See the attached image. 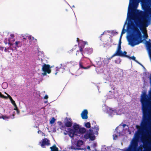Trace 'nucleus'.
<instances>
[{
    "mask_svg": "<svg viewBox=\"0 0 151 151\" xmlns=\"http://www.w3.org/2000/svg\"><path fill=\"white\" fill-rule=\"evenodd\" d=\"M130 25L128 24L129 28L132 29L133 27V32L128 39L129 44L132 47L138 45L142 41L141 33L139 29L134 26L133 23H131Z\"/></svg>",
    "mask_w": 151,
    "mask_h": 151,
    "instance_id": "1",
    "label": "nucleus"
},
{
    "mask_svg": "<svg viewBox=\"0 0 151 151\" xmlns=\"http://www.w3.org/2000/svg\"><path fill=\"white\" fill-rule=\"evenodd\" d=\"M147 138L149 140L147 141L145 139H142V141L143 143V147L145 149H147L151 147V135L148 136Z\"/></svg>",
    "mask_w": 151,
    "mask_h": 151,
    "instance_id": "2",
    "label": "nucleus"
},
{
    "mask_svg": "<svg viewBox=\"0 0 151 151\" xmlns=\"http://www.w3.org/2000/svg\"><path fill=\"white\" fill-rule=\"evenodd\" d=\"M51 67L50 65L44 64L42 66V70L44 72L42 74L43 76H46L47 73L50 74L51 72Z\"/></svg>",
    "mask_w": 151,
    "mask_h": 151,
    "instance_id": "3",
    "label": "nucleus"
},
{
    "mask_svg": "<svg viewBox=\"0 0 151 151\" xmlns=\"http://www.w3.org/2000/svg\"><path fill=\"white\" fill-rule=\"evenodd\" d=\"M79 50L83 56H84V55H90L93 52L92 48H86L83 51V48L81 47H80Z\"/></svg>",
    "mask_w": 151,
    "mask_h": 151,
    "instance_id": "4",
    "label": "nucleus"
},
{
    "mask_svg": "<svg viewBox=\"0 0 151 151\" xmlns=\"http://www.w3.org/2000/svg\"><path fill=\"white\" fill-rule=\"evenodd\" d=\"M138 146L137 140L135 139L132 140L129 147L127 150V151H134Z\"/></svg>",
    "mask_w": 151,
    "mask_h": 151,
    "instance_id": "5",
    "label": "nucleus"
},
{
    "mask_svg": "<svg viewBox=\"0 0 151 151\" xmlns=\"http://www.w3.org/2000/svg\"><path fill=\"white\" fill-rule=\"evenodd\" d=\"M68 130L67 133L70 138L73 139L75 136H77V135L78 131H76L75 130L70 128L68 129Z\"/></svg>",
    "mask_w": 151,
    "mask_h": 151,
    "instance_id": "6",
    "label": "nucleus"
},
{
    "mask_svg": "<svg viewBox=\"0 0 151 151\" xmlns=\"http://www.w3.org/2000/svg\"><path fill=\"white\" fill-rule=\"evenodd\" d=\"M149 14L151 16V8L149 7H146V9H145V12L142 17V18L145 19L147 18Z\"/></svg>",
    "mask_w": 151,
    "mask_h": 151,
    "instance_id": "7",
    "label": "nucleus"
},
{
    "mask_svg": "<svg viewBox=\"0 0 151 151\" xmlns=\"http://www.w3.org/2000/svg\"><path fill=\"white\" fill-rule=\"evenodd\" d=\"M127 52L126 51H124L123 52L122 50H116L114 55L115 56H119L122 57H127Z\"/></svg>",
    "mask_w": 151,
    "mask_h": 151,
    "instance_id": "8",
    "label": "nucleus"
},
{
    "mask_svg": "<svg viewBox=\"0 0 151 151\" xmlns=\"http://www.w3.org/2000/svg\"><path fill=\"white\" fill-rule=\"evenodd\" d=\"M41 146L44 147L45 145L49 146L50 145V141L47 138L43 139L41 142H40Z\"/></svg>",
    "mask_w": 151,
    "mask_h": 151,
    "instance_id": "9",
    "label": "nucleus"
},
{
    "mask_svg": "<svg viewBox=\"0 0 151 151\" xmlns=\"http://www.w3.org/2000/svg\"><path fill=\"white\" fill-rule=\"evenodd\" d=\"M139 2V0H132V3L130 2L129 4V6L128 10L129 9L132 10L134 8H136L137 6H135V4L137 2V4H138V3Z\"/></svg>",
    "mask_w": 151,
    "mask_h": 151,
    "instance_id": "10",
    "label": "nucleus"
},
{
    "mask_svg": "<svg viewBox=\"0 0 151 151\" xmlns=\"http://www.w3.org/2000/svg\"><path fill=\"white\" fill-rule=\"evenodd\" d=\"M135 23L137 26V27H139L140 29L142 31V28L143 26V24L142 23V22L141 20L139 19H138V20L135 22Z\"/></svg>",
    "mask_w": 151,
    "mask_h": 151,
    "instance_id": "11",
    "label": "nucleus"
},
{
    "mask_svg": "<svg viewBox=\"0 0 151 151\" xmlns=\"http://www.w3.org/2000/svg\"><path fill=\"white\" fill-rule=\"evenodd\" d=\"M88 112L86 109L83 111L81 114V116L83 119H87L88 118Z\"/></svg>",
    "mask_w": 151,
    "mask_h": 151,
    "instance_id": "12",
    "label": "nucleus"
},
{
    "mask_svg": "<svg viewBox=\"0 0 151 151\" xmlns=\"http://www.w3.org/2000/svg\"><path fill=\"white\" fill-rule=\"evenodd\" d=\"M67 119L65 123V126L67 127H70L72 126V121L70 118L68 119L67 117L66 118Z\"/></svg>",
    "mask_w": 151,
    "mask_h": 151,
    "instance_id": "13",
    "label": "nucleus"
},
{
    "mask_svg": "<svg viewBox=\"0 0 151 151\" xmlns=\"http://www.w3.org/2000/svg\"><path fill=\"white\" fill-rule=\"evenodd\" d=\"M146 45L148 52H151V43L149 41H146Z\"/></svg>",
    "mask_w": 151,
    "mask_h": 151,
    "instance_id": "14",
    "label": "nucleus"
},
{
    "mask_svg": "<svg viewBox=\"0 0 151 151\" xmlns=\"http://www.w3.org/2000/svg\"><path fill=\"white\" fill-rule=\"evenodd\" d=\"M92 128L93 129L94 131L95 132L94 134L98 135V131L99 130V127L98 126L96 125H94L93 127H92Z\"/></svg>",
    "mask_w": 151,
    "mask_h": 151,
    "instance_id": "15",
    "label": "nucleus"
},
{
    "mask_svg": "<svg viewBox=\"0 0 151 151\" xmlns=\"http://www.w3.org/2000/svg\"><path fill=\"white\" fill-rule=\"evenodd\" d=\"M90 131V139L92 141L94 140L95 139V136L93 135L92 133L93 132V130L92 129L89 130Z\"/></svg>",
    "mask_w": 151,
    "mask_h": 151,
    "instance_id": "16",
    "label": "nucleus"
},
{
    "mask_svg": "<svg viewBox=\"0 0 151 151\" xmlns=\"http://www.w3.org/2000/svg\"><path fill=\"white\" fill-rule=\"evenodd\" d=\"M114 56H115L113 54L111 57L106 59H105L103 61L104 63H106L107 64H108L109 62V60Z\"/></svg>",
    "mask_w": 151,
    "mask_h": 151,
    "instance_id": "17",
    "label": "nucleus"
},
{
    "mask_svg": "<svg viewBox=\"0 0 151 151\" xmlns=\"http://www.w3.org/2000/svg\"><path fill=\"white\" fill-rule=\"evenodd\" d=\"M86 44H87V42H86L83 41H80L78 44L79 48H80V47H81L83 49L85 45Z\"/></svg>",
    "mask_w": 151,
    "mask_h": 151,
    "instance_id": "18",
    "label": "nucleus"
},
{
    "mask_svg": "<svg viewBox=\"0 0 151 151\" xmlns=\"http://www.w3.org/2000/svg\"><path fill=\"white\" fill-rule=\"evenodd\" d=\"M86 132V129L84 127L80 128L79 129L78 133L83 134L85 133Z\"/></svg>",
    "mask_w": 151,
    "mask_h": 151,
    "instance_id": "19",
    "label": "nucleus"
},
{
    "mask_svg": "<svg viewBox=\"0 0 151 151\" xmlns=\"http://www.w3.org/2000/svg\"><path fill=\"white\" fill-rule=\"evenodd\" d=\"M50 148L51 149L50 151H59L58 148L56 147L55 145L50 147Z\"/></svg>",
    "mask_w": 151,
    "mask_h": 151,
    "instance_id": "20",
    "label": "nucleus"
},
{
    "mask_svg": "<svg viewBox=\"0 0 151 151\" xmlns=\"http://www.w3.org/2000/svg\"><path fill=\"white\" fill-rule=\"evenodd\" d=\"M14 44L16 47H21L22 45V42L19 41H16Z\"/></svg>",
    "mask_w": 151,
    "mask_h": 151,
    "instance_id": "21",
    "label": "nucleus"
},
{
    "mask_svg": "<svg viewBox=\"0 0 151 151\" xmlns=\"http://www.w3.org/2000/svg\"><path fill=\"white\" fill-rule=\"evenodd\" d=\"M79 65L80 68L83 69H88L89 68H90V67L91 66H88L87 67H84L83 66L81 62H79Z\"/></svg>",
    "mask_w": 151,
    "mask_h": 151,
    "instance_id": "22",
    "label": "nucleus"
},
{
    "mask_svg": "<svg viewBox=\"0 0 151 151\" xmlns=\"http://www.w3.org/2000/svg\"><path fill=\"white\" fill-rule=\"evenodd\" d=\"M80 128H79V126L78 124H74L73 126V129L75 130L76 131H78V130Z\"/></svg>",
    "mask_w": 151,
    "mask_h": 151,
    "instance_id": "23",
    "label": "nucleus"
},
{
    "mask_svg": "<svg viewBox=\"0 0 151 151\" xmlns=\"http://www.w3.org/2000/svg\"><path fill=\"white\" fill-rule=\"evenodd\" d=\"M5 93L7 95L8 97L9 98L10 100L11 103L13 105L16 104L15 101L12 99V97L8 94Z\"/></svg>",
    "mask_w": 151,
    "mask_h": 151,
    "instance_id": "24",
    "label": "nucleus"
},
{
    "mask_svg": "<svg viewBox=\"0 0 151 151\" xmlns=\"http://www.w3.org/2000/svg\"><path fill=\"white\" fill-rule=\"evenodd\" d=\"M83 144V142L82 140H78L77 142V146L80 147Z\"/></svg>",
    "mask_w": 151,
    "mask_h": 151,
    "instance_id": "25",
    "label": "nucleus"
},
{
    "mask_svg": "<svg viewBox=\"0 0 151 151\" xmlns=\"http://www.w3.org/2000/svg\"><path fill=\"white\" fill-rule=\"evenodd\" d=\"M85 126L87 128L91 127V124L89 122H87L85 124Z\"/></svg>",
    "mask_w": 151,
    "mask_h": 151,
    "instance_id": "26",
    "label": "nucleus"
},
{
    "mask_svg": "<svg viewBox=\"0 0 151 151\" xmlns=\"http://www.w3.org/2000/svg\"><path fill=\"white\" fill-rule=\"evenodd\" d=\"M10 116H7L6 115H2L1 117H0V118H2L4 120L9 119L10 118Z\"/></svg>",
    "mask_w": 151,
    "mask_h": 151,
    "instance_id": "27",
    "label": "nucleus"
},
{
    "mask_svg": "<svg viewBox=\"0 0 151 151\" xmlns=\"http://www.w3.org/2000/svg\"><path fill=\"white\" fill-rule=\"evenodd\" d=\"M8 86L7 83L6 82H4L3 83L2 85V86L3 88L4 89H5Z\"/></svg>",
    "mask_w": 151,
    "mask_h": 151,
    "instance_id": "28",
    "label": "nucleus"
},
{
    "mask_svg": "<svg viewBox=\"0 0 151 151\" xmlns=\"http://www.w3.org/2000/svg\"><path fill=\"white\" fill-rule=\"evenodd\" d=\"M124 32L122 31L121 34V35L120 39L119 40V43L118 44V45H121L122 42H121V38L122 36V35L123 33H124Z\"/></svg>",
    "mask_w": 151,
    "mask_h": 151,
    "instance_id": "29",
    "label": "nucleus"
},
{
    "mask_svg": "<svg viewBox=\"0 0 151 151\" xmlns=\"http://www.w3.org/2000/svg\"><path fill=\"white\" fill-rule=\"evenodd\" d=\"M90 133L88 134H86L84 135V137L86 139H88L90 137Z\"/></svg>",
    "mask_w": 151,
    "mask_h": 151,
    "instance_id": "30",
    "label": "nucleus"
},
{
    "mask_svg": "<svg viewBox=\"0 0 151 151\" xmlns=\"http://www.w3.org/2000/svg\"><path fill=\"white\" fill-rule=\"evenodd\" d=\"M55 121V119L54 117H52L50 121V123L51 124H53Z\"/></svg>",
    "mask_w": 151,
    "mask_h": 151,
    "instance_id": "31",
    "label": "nucleus"
},
{
    "mask_svg": "<svg viewBox=\"0 0 151 151\" xmlns=\"http://www.w3.org/2000/svg\"><path fill=\"white\" fill-rule=\"evenodd\" d=\"M125 57L127 58L130 59H132L134 60H135L136 58L134 56H132V57H129V56H128V55H127V57Z\"/></svg>",
    "mask_w": 151,
    "mask_h": 151,
    "instance_id": "32",
    "label": "nucleus"
},
{
    "mask_svg": "<svg viewBox=\"0 0 151 151\" xmlns=\"http://www.w3.org/2000/svg\"><path fill=\"white\" fill-rule=\"evenodd\" d=\"M11 47H8L7 48H4V51L5 52H9V49H11Z\"/></svg>",
    "mask_w": 151,
    "mask_h": 151,
    "instance_id": "33",
    "label": "nucleus"
},
{
    "mask_svg": "<svg viewBox=\"0 0 151 151\" xmlns=\"http://www.w3.org/2000/svg\"><path fill=\"white\" fill-rule=\"evenodd\" d=\"M61 127H60V129L61 130H64L66 128H65L66 127L65 126H64L63 125H61Z\"/></svg>",
    "mask_w": 151,
    "mask_h": 151,
    "instance_id": "34",
    "label": "nucleus"
},
{
    "mask_svg": "<svg viewBox=\"0 0 151 151\" xmlns=\"http://www.w3.org/2000/svg\"><path fill=\"white\" fill-rule=\"evenodd\" d=\"M148 37V35L147 33L146 34L145 33L144 34V38L145 39H147Z\"/></svg>",
    "mask_w": 151,
    "mask_h": 151,
    "instance_id": "35",
    "label": "nucleus"
},
{
    "mask_svg": "<svg viewBox=\"0 0 151 151\" xmlns=\"http://www.w3.org/2000/svg\"><path fill=\"white\" fill-rule=\"evenodd\" d=\"M13 105L14 107V110H17V109H18V108H17V105L16 104H15Z\"/></svg>",
    "mask_w": 151,
    "mask_h": 151,
    "instance_id": "36",
    "label": "nucleus"
},
{
    "mask_svg": "<svg viewBox=\"0 0 151 151\" xmlns=\"http://www.w3.org/2000/svg\"><path fill=\"white\" fill-rule=\"evenodd\" d=\"M121 45H118L117 50H121Z\"/></svg>",
    "mask_w": 151,
    "mask_h": 151,
    "instance_id": "37",
    "label": "nucleus"
},
{
    "mask_svg": "<svg viewBox=\"0 0 151 151\" xmlns=\"http://www.w3.org/2000/svg\"><path fill=\"white\" fill-rule=\"evenodd\" d=\"M58 123L59 126H61L63 125L62 122L61 121H58Z\"/></svg>",
    "mask_w": 151,
    "mask_h": 151,
    "instance_id": "38",
    "label": "nucleus"
},
{
    "mask_svg": "<svg viewBox=\"0 0 151 151\" xmlns=\"http://www.w3.org/2000/svg\"><path fill=\"white\" fill-rule=\"evenodd\" d=\"M8 97V96H4V95H3V96H2V98H3V99H7V97Z\"/></svg>",
    "mask_w": 151,
    "mask_h": 151,
    "instance_id": "39",
    "label": "nucleus"
},
{
    "mask_svg": "<svg viewBox=\"0 0 151 151\" xmlns=\"http://www.w3.org/2000/svg\"><path fill=\"white\" fill-rule=\"evenodd\" d=\"M142 12L140 11L138 13V15L139 16H141L142 14Z\"/></svg>",
    "mask_w": 151,
    "mask_h": 151,
    "instance_id": "40",
    "label": "nucleus"
},
{
    "mask_svg": "<svg viewBox=\"0 0 151 151\" xmlns=\"http://www.w3.org/2000/svg\"><path fill=\"white\" fill-rule=\"evenodd\" d=\"M4 48H5L4 47H2L1 46H0V50H3Z\"/></svg>",
    "mask_w": 151,
    "mask_h": 151,
    "instance_id": "41",
    "label": "nucleus"
},
{
    "mask_svg": "<svg viewBox=\"0 0 151 151\" xmlns=\"http://www.w3.org/2000/svg\"><path fill=\"white\" fill-rule=\"evenodd\" d=\"M48 98V96L47 95H45L44 97V98L46 99H47Z\"/></svg>",
    "mask_w": 151,
    "mask_h": 151,
    "instance_id": "42",
    "label": "nucleus"
},
{
    "mask_svg": "<svg viewBox=\"0 0 151 151\" xmlns=\"http://www.w3.org/2000/svg\"><path fill=\"white\" fill-rule=\"evenodd\" d=\"M73 51V49H72L71 50H70L69 51H68V52L70 53H72Z\"/></svg>",
    "mask_w": 151,
    "mask_h": 151,
    "instance_id": "43",
    "label": "nucleus"
},
{
    "mask_svg": "<svg viewBox=\"0 0 151 151\" xmlns=\"http://www.w3.org/2000/svg\"><path fill=\"white\" fill-rule=\"evenodd\" d=\"M79 51H80L79 50L77 51L76 53V55H78L79 54Z\"/></svg>",
    "mask_w": 151,
    "mask_h": 151,
    "instance_id": "44",
    "label": "nucleus"
},
{
    "mask_svg": "<svg viewBox=\"0 0 151 151\" xmlns=\"http://www.w3.org/2000/svg\"><path fill=\"white\" fill-rule=\"evenodd\" d=\"M113 137H114V138H113V139H115V138H114V137H116V138H117V136L116 135H113Z\"/></svg>",
    "mask_w": 151,
    "mask_h": 151,
    "instance_id": "45",
    "label": "nucleus"
},
{
    "mask_svg": "<svg viewBox=\"0 0 151 151\" xmlns=\"http://www.w3.org/2000/svg\"><path fill=\"white\" fill-rule=\"evenodd\" d=\"M10 36L12 37V38H13L14 37V35L13 34H11L10 35Z\"/></svg>",
    "mask_w": 151,
    "mask_h": 151,
    "instance_id": "46",
    "label": "nucleus"
},
{
    "mask_svg": "<svg viewBox=\"0 0 151 151\" xmlns=\"http://www.w3.org/2000/svg\"><path fill=\"white\" fill-rule=\"evenodd\" d=\"M29 40H31V37L30 36H27Z\"/></svg>",
    "mask_w": 151,
    "mask_h": 151,
    "instance_id": "47",
    "label": "nucleus"
},
{
    "mask_svg": "<svg viewBox=\"0 0 151 151\" xmlns=\"http://www.w3.org/2000/svg\"><path fill=\"white\" fill-rule=\"evenodd\" d=\"M3 94H2L0 92V97L2 98Z\"/></svg>",
    "mask_w": 151,
    "mask_h": 151,
    "instance_id": "48",
    "label": "nucleus"
},
{
    "mask_svg": "<svg viewBox=\"0 0 151 151\" xmlns=\"http://www.w3.org/2000/svg\"><path fill=\"white\" fill-rule=\"evenodd\" d=\"M93 124H96V122L95 121H93V123H92V125Z\"/></svg>",
    "mask_w": 151,
    "mask_h": 151,
    "instance_id": "49",
    "label": "nucleus"
},
{
    "mask_svg": "<svg viewBox=\"0 0 151 151\" xmlns=\"http://www.w3.org/2000/svg\"><path fill=\"white\" fill-rule=\"evenodd\" d=\"M126 126V125L125 124H124L122 125L123 127L124 128Z\"/></svg>",
    "mask_w": 151,
    "mask_h": 151,
    "instance_id": "50",
    "label": "nucleus"
},
{
    "mask_svg": "<svg viewBox=\"0 0 151 151\" xmlns=\"http://www.w3.org/2000/svg\"><path fill=\"white\" fill-rule=\"evenodd\" d=\"M96 143H94L93 145V146L95 147L96 146Z\"/></svg>",
    "mask_w": 151,
    "mask_h": 151,
    "instance_id": "51",
    "label": "nucleus"
},
{
    "mask_svg": "<svg viewBox=\"0 0 151 151\" xmlns=\"http://www.w3.org/2000/svg\"><path fill=\"white\" fill-rule=\"evenodd\" d=\"M16 110L17 111V113L19 114V110H18V109H17V110Z\"/></svg>",
    "mask_w": 151,
    "mask_h": 151,
    "instance_id": "52",
    "label": "nucleus"
},
{
    "mask_svg": "<svg viewBox=\"0 0 151 151\" xmlns=\"http://www.w3.org/2000/svg\"><path fill=\"white\" fill-rule=\"evenodd\" d=\"M26 40V38H25V37H24L23 39H22V40L23 41H24L25 40Z\"/></svg>",
    "mask_w": 151,
    "mask_h": 151,
    "instance_id": "53",
    "label": "nucleus"
},
{
    "mask_svg": "<svg viewBox=\"0 0 151 151\" xmlns=\"http://www.w3.org/2000/svg\"><path fill=\"white\" fill-rule=\"evenodd\" d=\"M41 132H41V131H40V130H39V131H38L37 132H38V133H41Z\"/></svg>",
    "mask_w": 151,
    "mask_h": 151,
    "instance_id": "54",
    "label": "nucleus"
},
{
    "mask_svg": "<svg viewBox=\"0 0 151 151\" xmlns=\"http://www.w3.org/2000/svg\"><path fill=\"white\" fill-rule=\"evenodd\" d=\"M9 44H10V46H12V45H13V44H12V43H9Z\"/></svg>",
    "mask_w": 151,
    "mask_h": 151,
    "instance_id": "55",
    "label": "nucleus"
},
{
    "mask_svg": "<svg viewBox=\"0 0 151 151\" xmlns=\"http://www.w3.org/2000/svg\"><path fill=\"white\" fill-rule=\"evenodd\" d=\"M79 40V38H77V42H78Z\"/></svg>",
    "mask_w": 151,
    "mask_h": 151,
    "instance_id": "56",
    "label": "nucleus"
},
{
    "mask_svg": "<svg viewBox=\"0 0 151 151\" xmlns=\"http://www.w3.org/2000/svg\"><path fill=\"white\" fill-rule=\"evenodd\" d=\"M87 149H89V150H90V147L89 146H88V147H87Z\"/></svg>",
    "mask_w": 151,
    "mask_h": 151,
    "instance_id": "57",
    "label": "nucleus"
},
{
    "mask_svg": "<svg viewBox=\"0 0 151 151\" xmlns=\"http://www.w3.org/2000/svg\"><path fill=\"white\" fill-rule=\"evenodd\" d=\"M132 3V0H130V2H129V3Z\"/></svg>",
    "mask_w": 151,
    "mask_h": 151,
    "instance_id": "58",
    "label": "nucleus"
},
{
    "mask_svg": "<svg viewBox=\"0 0 151 151\" xmlns=\"http://www.w3.org/2000/svg\"><path fill=\"white\" fill-rule=\"evenodd\" d=\"M114 61H115V63H117V60H115Z\"/></svg>",
    "mask_w": 151,
    "mask_h": 151,
    "instance_id": "59",
    "label": "nucleus"
},
{
    "mask_svg": "<svg viewBox=\"0 0 151 151\" xmlns=\"http://www.w3.org/2000/svg\"><path fill=\"white\" fill-rule=\"evenodd\" d=\"M64 134H65V135H66L67 134L65 132H64Z\"/></svg>",
    "mask_w": 151,
    "mask_h": 151,
    "instance_id": "60",
    "label": "nucleus"
},
{
    "mask_svg": "<svg viewBox=\"0 0 151 151\" xmlns=\"http://www.w3.org/2000/svg\"><path fill=\"white\" fill-rule=\"evenodd\" d=\"M148 41H149V42H151V40H150H150H149Z\"/></svg>",
    "mask_w": 151,
    "mask_h": 151,
    "instance_id": "61",
    "label": "nucleus"
},
{
    "mask_svg": "<svg viewBox=\"0 0 151 151\" xmlns=\"http://www.w3.org/2000/svg\"><path fill=\"white\" fill-rule=\"evenodd\" d=\"M56 132L55 129V130H54V131L53 130V132Z\"/></svg>",
    "mask_w": 151,
    "mask_h": 151,
    "instance_id": "62",
    "label": "nucleus"
},
{
    "mask_svg": "<svg viewBox=\"0 0 151 151\" xmlns=\"http://www.w3.org/2000/svg\"><path fill=\"white\" fill-rule=\"evenodd\" d=\"M56 132L55 129V130H54V131L53 130V132Z\"/></svg>",
    "mask_w": 151,
    "mask_h": 151,
    "instance_id": "63",
    "label": "nucleus"
},
{
    "mask_svg": "<svg viewBox=\"0 0 151 151\" xmlns=\"http://www.w3.org/2000/svg\"><path fill=\"white\" fill-rule=\"evenodd\" d=\"M57 72H56V73H55V75L57 74Z\"/></svg>",
    "mask_w": 151,
    "mask_h": 151,
    "instance_id": "64",
    "label": "nucleus"
}]
</instances>
